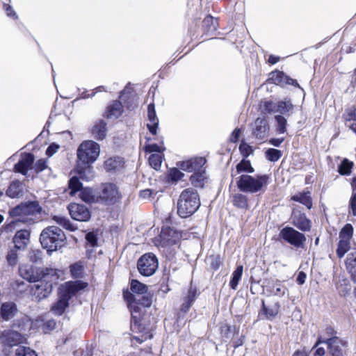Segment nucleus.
I'll list each match as a JSON object with an SVG mask.
<instances>
[{
	"instance_id": "33",
	"label": "nucleus",
	"mask_w": 356,
	"mask_h": 356,
	"mask_svg": "<svg viewBox=\"0 0 356 356\" xmlns=\"http://www.w3.org/2000/svg\"><path fill=\"white\" fill-rule=\"evenodd\" d=\"M181 236V234L179 232L171 227H167L161 230V237L171 245L177 244Z\"/></svg>"
},
{
	"instance_id": "54",
	"label": "nucleus",
	"mask_w": 356,
	"mask_h": 356,
	"mask_svg": "<svg viewBox=\"0 0 356 356\" xmlns=\"http://www.w3.org/2000/svg\"><path fill=\"white\" fill-rule=\"evenodd\" d=\"M161 143L163 145V140L161 141ZM165 149L163 145H159L156 143L147 144L145 146V150L146 152H156L161 153Z\"/></svg>"
},
{
	"instance_id": "24",
	"label": "nucleus",
	"mask_w": 356,
	"mask_h": 356,
	"mask_svg": "<svg viewBox=\"0 0 356 356\" xmlns=\"http://www.w3.org/2000/svg\"><path fill=\"white\" fill-rule=\"evenodd\" d=\"M18 312L17 305L14 302H3L0 307V317L3 321H8Z\"/></svg>"
},
{
	"instance_id": "5",
	"label": "nucleus",
	"mask_w": 356,
	"mask_h": 356,
	"mask_svg": "<svg viewBox=\"0 0 356 356\" xmlns=\"http://www.w3.org/2000/svg\"><path fill=\"white\" fill-rule=\"evenodd\" d=\"M269 175L248 174L240 175L236 178V184L241 192L256 193L264 190L268 184Z\"/></svg>"
},
{
	"instance_id": "58",
	"label": "nucleus",
	"mask_w": 356,
	"mask_h": 356,
	"mask_svg": "<svg viewBox=\"0 0 356 356\" xmlns=\"http://www.w3.org/2000/svg\"><path fill=\"white\" fill-rule=\"evenodd\" d=\"M184 174L180 171L179 168H174L170 170L169 177L172 181H177L182 179Z\"/></svg>"
},
{
	"instance_id": "13",
	"label": "nucleus",
	"mask_w": 356,
	"mask_h": 356,
	"mask_svg": "<svg viewBox=\"0 0 356 356\" xmlns=\"http://www.w3.org/2000/svg\"><path fill=\"white\" fill-rule=\"evenodd\" d=\"M26 340L24 336L17 330H5L0 334V343L3 346V351L6 348L19 346Z\"/></svg>"
},
{
	"instance_id": "1",
	"label": "nucleus",
	"mask_w": 356,
	"mask_h": 356,
	"mask_svg": "<svg viewBox=\"0 0 356 356\" xmlns=\"http://www.w3.org/2000/svg\"><path fill=\"white\" fill-rule=\"evenodd\" d=\"M130 289L132 293L124 291L123 296L131 314V323L134 322L136 325L140 318L142 308L152 305V295L148 292L147 286L138 280L133 279L131 281Z\"/></svg>"
},
{
	"instance_id": "3",
	"label": "nucleus",
	"mask_w": 356,
	"mask_h": 356,
	"mask_svg": "<svg viewBox=\"0 0 356 356\" xmlns=\"http://www.w3.org/2000/svg\"><path fill=\"white\" fill-rule=\"evenodd\" d=\"M65 241V234L57 226L45 227L40 235V242L42 247L46 249L49 254L64 246Z\"/></svg>"
},
{
	"instance_id": "30",
	"label": "nucleus",
	"mask_w": 356,
	"mask_h": 356,
	"mask_svg": "<svg viewBox=\"0 0 356 356\" xmlns=\"http://www.w3.org/2000/svg\"><path fill=\"white\" fill-rule=\"evenodd\" d=\"M123 113V106L121 102L114 100L106 108L104 117L108 119H118Z\"/></svg>"
},
{
	"instance_id": "8",
	"label": "nucleus",
	"mask_w": 356,
	"mask_h": 356,
	"mask_svg": "<svg viewBox=\"0 0 356 356\" xmlns=\"http://www.w3.org/2000/svg\"><path fill=\"white\" fill-rule=\"evenodd\" d=\"M19 273L24 280L35 283L42 277H48V275L55 273V268H40L26 264L19 267Z\"/></svg>"
},
{
	"instance_id": "37",
	"label": "nucleus",
	"mask_w": 356,
	"mask_h": 356,
	"mask_svg": "<svg viewBox=\"0 0 356 356\" xmlns=\"http://www.w3.org/2000/svg\"><path fill=\"white\" fill-rule=\"evenodd\" d=\"M254 172V169L252 166L250 161L245 159H243L236 165V174H232V176L234 177L236 175L241 174L242 172L253 173Z\"/></svg>"
},
{
	"instance_id": "38",
	"label": "nucleus",
	"mask_w": 356,
	"mask_h": 356,
	"mask_svg": "<svg viewBox=\"0 0 356 356\" xmlns=\"http://www.w3.org/2000/svg\"><path fill=\"white\" fill-rule=\"evenodd\" d=\"M29 320L27 316H22L19 318L14 319L10 325L11 330H17L21 333V332L26 330L27 324Z\"/></svg>"
},
{
	"instance_id": "53",
	"label": "nucleus",
	"mask_w": 356,
	"mask_h": 356,
	"mask_svg": "<svg viewBox=\"0 0 356 356\" xmlns=\"http://www.w3.org/2000/svg\"><path fill=\"white\" fill-rule=\"evenodd\" d=\"M345 264L346 269L356 268V249L347 254Z\"/></svg>"
},
{
	"instance_id": "28",
	"label": "nucleus",
	"mask_w": 356,
	"mask_h": 356,
	"mask_svg": "<svg viewBox=\"0 0 356 356\" xmlns=\"http://www.w3.org/2000/svg\"><path fill=\"white\" fill-rule=\"evenodd\" d=\"M218 18H214L211 15H208L202 21L204 34L207 36L214 35L218 30Z\"/></svg>"
},
{
	"instance_id": "34",
	"label": "nucleus",
	"mask_w": 356,
	"mask_h": 356,
	"mask_svg": "<svg viewBox=\"0 0 356 356\" xmlns=\"http://www.w3.org/2000/svg\"><path fill=\"white\" fill-rule=\"evenodd\" d=\"M294 108V105L292 104L291 100L289 98H284L277 103V113L280 115H290V112H292Z\"/></svg>"
},
{
	"instance_id": "12",
	"label": "nucleus",
	"mask_w": 356,
	"mask_h": 356,
	"mask_svg": "<svg viewBox=\"0 0 356 356\" xmlns=\"http://www.w3.org/2000/svg\"><path fill=\"white\" fill-rule=\"evenodd\" d=\"M158 266V259L152 252L144 254L137 261L138 270L140 275L145 277L154 275Z\"/></svg>"
},
{
	"instance_id": "22",
	"label": "nucleus",
	"mask_w": 356,
	"mask_h": 356,
	"mask_svg": "<svg viewBox=\"0 0 356 356\" xmlns=\"http://www.w3.org/2000/svg\"><path fill=\"white\" fill-rule=\"evenodd\" d=\"M35 157L32 153H24L21 159L14 165V171L26 175L30 168L33 167Z\"/></svg>"
},
{
	"instance_id": "2",
	"label": "nucleus",
	"mask_w": 356,
	"mask_h": 356,
	"mask_svg": "<svg viewBox=\"0 0 356 356\" xmlns=\"http://www.w3.org/2000/svg\"><path fill=\"white\" fill-rule=\"evenodd\" d=\"M88 284L81 280L67 282L58 288V299L51 305L50 311L56 316H62L70 306V300L79 291L86 288Z\"/></svg>"
},
{
	"instance_id": "57",
	"label": "nucleus",
	"mask_w": 356,
	"mask_h": 356,
	"mask_svg": "<svg viewBox=\"0 0 356 356\" xmlns=\"http://www.w3.org/2000/svg\"><path fill=\"white\" fill-rule=\"evenodd\" d=\"M86 241L87 245L92 248L97 246V234L95 232H89L86 234Z\"/></svg>"
},
{
	"instance_id": "45",
	"label": "nucleus",
	"mask_w": 356,
	"mask_h": 356,
	"mask_svg": "<svg viewBox=\"0 0 356 356\" xmlns=\"http://www.w3.org/2000/svg\"><path fill=\"white\" fill-rule=\"evenodd\" d=\"M274 118L277 124L276 131L280 134L286 133L287 125V120L286 118L282 115H276Z\"/></svg>"
},
{
	"instance_id": "55",
	"label": "nucleus",
	"mask_w": 356,
	"mask_h": 356,
	"mask_svg": "<svg viewBox=\"0 0 356 356\" xmlns=\"http://www.w3.org/2000/svg\"><path fill=\"white\" fill-rule=\"evenodd\" d=\"M17 249L15 248L10 250L6 255V260L10 266H15L18 261V254L17 253Z\"/></svg>"
},
{
	"instance_id": "62",
	"label": "nucleus",
	"mask_w": 356,
	"mask_h": 356,
	"mask_svg": "<svg viewBox=\"0 0 356 356\" xmlns=\"http://www.w3.org/2000/svg\"><path fill=\"white\" fill-rule=\"evenodd\" d=\"M337 335V331L331 326L327 327L323 333V336H321L323 339H332L339 338Z\"/></svg>"
},
{
	"instance_id": "47",
	"label": "nucleus",
	"mask_w": 356,
	"mask_h": 356,
	"mask_svg": "<svg viewBox=\"0 0 356 356\" xmlns=\"http://www.w3.org/2000/svg\"><path fill=\"white\" fill-rule=\"evenodd\" d=\"M265 156L267 160L271 162H275L282 157V152L277 149L269 148L266 151Z\"/></svg>"
},
{
	"instance_id": "23",
	"label": "nucleus",
	"mask_w": 356,
	"mask_h": 356,
	"mask_svg": "<svg viewBox=\"0 0 356 356\" xmlns=\"http://www.w3.org/2000/svg\"><path fill=\"white\" fill-rule=\"evenodd\" d=\"M30 231L20 229L17 231L13 238L14 248L19 250H24L30 242Z\"/></svg>"
},
{
	"instance_id": "39",
	"label": "nucleus",
	"mask_w": 356,
	"mask_h": 356,
	"mask_svg": "<svg viewBox=\"0 0 356 356\" xmlns=\"http://www.w3.org/2000/svg\"><path fill=\"white\" fill-rule=\"evenodd\" d=\"M80 177L76 175H73L68 181V188L70 190V195L74 196L77 192L83 188V184L81 181Z\"/></svg>"
},
{
	"instance_id": "43",
	"label": "nucleus",
	"mask_w": 356,
	"mask_h": 356,
	"mask_svg": "<svg viewBox=\"0 0 356 356\" xmlns=\"http://www.w3.org/2000/svg\"><path fill=\"white\" fill-rule=\"evenodd\" d=\"M53 220L59 225L62 226L67 230L74 231L76 229V227L73 225L71 221L66 217L61 216H54Z\"/></svg>"
},
{
	"instance_id": "42",
	"label": "nucleus",
	"mask_w": 356,
	"mask_h": 356,
	"mask_svg": "<svg viewBox=\"0 0 356 356\" xmlns=\"http://www.w3.org/2000/svg\"><path fill=\"white\" fill-rule=\"evenodd\" d=\"M243 271V266L242 265L237 266L236 269L232 273L231 280L229 281V287L233 289L236 290L239 281L241 279Z\"/></svg>"
},
{
	"instance_id": "7",
	"label": "nucleus",
	"mask_w": 356,
	"mask_h": 356,
	"mask_svg": "<svg viewBox=\"0 0 356 356\" xmlns=\"http://www.w3.org/2000/svg\"><path fill=\"white\" fill-rule=\"evenodd\" d=\"M99 145L92 140L83 142L77 149V158L79 163L92 164L99 155Z\"/></svg>"
},
{
	"instance_id": "56",
	"label": "nucleus",
	"mask_w": 356,
	"mask_h": 356,
	"mask_svg": "<svg viewBox=\"0 0 356 356\" xmlns=\"http://www.w3.org/2000/svg\"><path fill=\"white\" fill-rule=\"evenodd\" d=\"M43 252L41 250H32L29 253L30 261L33 263H41L42 261Z\"/></svg>"
},
{
	"instance_id": "21",
	"label": "nucleus",
	"mask_w": 356,
	"mask_h": 356,
	"mask_svg": "<svg viewBox=\"0 0 356 356\" xmlns=\"http://www.w3.org/2000/svg\"><path fill=\"white\" fill-rule=\"evenodd\" d=\"M200 294L195 286L191 284L187 293L182 298V303L180 306V312L186 314Z\"/></svg>"
},
{
	"instance_id": "44",
	"label": "nucleus",
	"mask_w": 356,
	"mask_h": 356,
	"mask_svg": "<svg viewBox=\"0 0 356 356\" xmlns=\"http://www.w3.org/2000/svg\"><path fill=\"white\" fill-rule=\"evenodd\" d=\"M350 244L348 240L340 239L337 248V255L339 258L344 257L345 254L350 250Z\"/></svg>"
},
{
	"instance_id": "29",
	"label": "nucleus",
	"mask_w": 356,
	"mask_h": 356,
	"mask_svg": "<svg viewBox=\"0 0 356 356\" xmlns=\"http://www.w3.org/2000/svg\"><path fill=\"white\" fill-rule=\"evenodd\" d=\"M107 133V123L102 119L97 120L91 129V134L97 140H103Z\"/></svg>"
},
{
	"instance_id": "61",
	"label": "nucleus",
	"mask_w": 356,
	"mask_h": 356,
	"mask_svg": "<svg viewBox=\"0 0 356 356\" xmlns=\"http://www.w3.org/2000/svg\"><path fill=\"white\" fill-rule=\"evenodd\" d=\"M47 168V161L45 159H43L38 160L33 166V168L37 173H39V172L43 171Z\"/></svg>"
},
{
	"instance_id": "41",
	"label": "nucleus",
	"mask_w": 356,
	"mask_h": 356,
	"mask_svg": "<svg viewBox=\"0 0 356 356\" xmlns=\"http://www.w3.org/2000/svg\"><path fill=\"white\" fill-rule=\"evenodd\" d=\"M232 202L234 207L242 209H248V197L242 193L234 194L232 197Z\"/></svg>"
},
{
	"instance_id": "32",
	"label": "nucleus",
	"mask_w": 356,
	"mask_h": 356,
	"mask_svg": "<svg viewBox=\"0 0 356 356\" xmlns=\"http://www.w3.org/2000/svg\"><path fill=\"white\" fill-rule=\"evenodd\" d=\"M291 200L305 205L308 209L312 208V198L311 192L309 191H303L302 192L295 194L291 196Z\"/></svg>"
},
{
	"instance_id": "36",
	"label": "nucleus",
	"mask_w": 356,
	"mask_h": 356,
	"mask_svg": "<svg viewBox=\"0 0 356 356\" xmlns=\"http://www.w3.org/2000/svg\"><path fill=\"white\" fill-rule=\"evenodd\" d=\"M206 177L205 168L202 171L193 173L189 178L191 184L195 188H203L204 186V181Z\"/></svg>"
},
{
	"instance_id": "59",
	"label": "nucleus",
	"mask_w": 356,
	"mask_h": 356,
	"mask_svg": "<svg viewBox=\"0 0 356 356\" xmlns=\"http://www.w3.org/2000/svg\"><path fill=\"white\" fill-rule=\"evenodd\" d=\"M56 321L54 319H50L44 321L42 325V329L44 333H49L55 329Z\"/></svg>"
},
{
	"instance_id": "14",
	"label": "nucleus",
	"mask_w": 356,
	"mask_h": 356,
	"mask_svg": "<svg viewBox=\"0 0 356 356\" xmlns=\"http://www.w3.org/2000/svg\"><path fill=\"white\" fill-rule=\"evenodd\" d=\"M99 198L102 203L111 205L120 200L121 195L115 184L106 183L102 185V192Z\"/></svg>"
},
{
	"instance_id": "51",
	"label": "nucleus",
	"mask_w": 356,
	"mask_h": 356,
	"mask_svg": "<svg viewBox=\"0 0 356 356\" xmlns=\"http://www.w3.org/2000/svg\"><path fill=\"white\" fill-rule=\"evenodd\" d=\"M71 275L73 278L82 277L83 267L80 262H76L70 266Z\"/></svg>"
},
{
	"instance_id": "6",
	"label": "nucleus",
	"mask_w": 356,
	"mask_h": 356,
	"mask_svg": "<svg viewBox=\"0 0 356 356\" xmlns=\"http://www.w3.org/2000/svg\"><path fill=\"white\" fill-rule=\"evenodd\" d=\"M58 277L57 270L55 269V273L48 275V277H42L35 282L31 287V291L36 301L40 302L50 296L53 291L54 284Z\"/></svg>"
},
{
	"instance_id": "35",
	"label": "nucleus",
	"mask_w": 356,
	"mask_h": 356,
	"mask_svg": "<svg viewBox=\"0 0 356 356\" xmlns=\"http://www.w3.org/2000/svg\"><path fill=\"white\" fill-rule=\"evenodd\" d=\"M123 163L120 157L109 158L104 162V168L107 172H115L122 168Z\"/></svg>"
},
{
	"instance_id": "25",
	"label": "nucleus",
	"mask_w": 356,
	"mask_h": 356,
	"mask_svg": "<svg viewBox=\"0 0 356 356\" xmlns=\"http://www.w3.org/2000/svg\"><path fill=\"white\" fill-rule=\"evenodd\" d=\"M280 308V304L279 302H275L272 307H268L266 305L265 301L262 300L261 309L259 312V316L262 319L273 320L279 313Z\"/></svg>"
},
{
	"instance_id": "18",
	"label": "nucleus",
	"mask_w": 356,
	"mask_h": 356,
	"mask_svg": "<svg viewBox=\"0 0 356 356\" xmlns=\"http://www.w3.org/2000/svg\"><path fill=\"white\" fill-rule=\"evenodd\" d=\"M268 81L281 87H284L286 85H291L296 88L303 90L298 83L297 80L292 79L282 71L275 70L271 72L269 74Z\"/></svg>"
},
{
	"instance_id": "52",
	"label": "nucleus",
	"mask_w": 356,
	"mask_h": 356,
	"mask_svg": "<svg viewBox=\"0 0 356 356\" xmlns=\"http://www.w3.org/2000/svg\"><path fill=\"white\" fill-rule=\"evenodd\" d=\"M149 163L154 170H159L161 166L162 158L160 155L153 154L149 157Z\"/></svg>"
},
{
	"instance_id": "31",
	"label": "nucleus",
	"mask_w": 356,
	"mask_h": 356,
	"mask_svg": "<svg viewBox=\"0 0 356 356\" xmlns=\"http://www.w3.org/2000/svg\"><path fill=\"white\" fill-rule=\"evenodd\" d=\"M6 194L8 197L11 198L22 196L24 194V184L19 180L11 181L6 191Z\"/></svg>"
},
{
	"instance_id": "50",
	"label": "nucleus",
	"mask_w": 356,
	"mask_h": 356,
	"mask_svg": "<svg viewBox=\"0 0 356 356\" xmlns=\"http://www.w3.org/2000/svg\"><path fill=\"white\" fill-rule=\"evenodd\" d=\"M15 356H38V355L30 347L19 346L15 350Z\"/></svg>"
},
{
	"instance_id": "15",
	"label": "nucleus",
	"mask_w": 356,
	"mask_h": 356,
	"mask_svg": "<svg viewBox=\"0 0 356 356\" xmlns=\"http://www.w3.org/2000/svg\"><path fill=\"white\" fill-rule=\"evenodd\" d=\"M291 224L302 232H309L312 229V220L306 214L297 208H293L291 216Z\"/></svg>"
},
{
	"instance_id": "60",
	"label": "nucleus",
	"mask_w": 356,
	"mask_h": 356,
	"mask_svg": "<svg viewBox=\"0 0 356 356\" xmlns=\"http://www.w3.org/2000/svg\"><path fill=\"white\" fill-rule=\"evenodd\" d=\"M263 110L269 114L277 113V103L272 101H266L263 105Z\"/></svg>"
},
{
	"instance_id": "11",
	"label": "nucleus",
	"mask_w": 356,
	"mask_h": 356,
	"mask_svg": "<svg viewBox=\"0 0 356 356\" xmlns=\"http://www.w3.org/2000/svg\"><path fill=\"white\" fill-rule=\"evenodd\" d=\"M42 212V207L38 201H26L14 207L9 210V215L14 217L33 216Z\"/></svg>"
},
{
	"instance_id": "10",
	"label": "nucleus",
	"mask_w": 356,
	"mask_h": 356,
	"mask_svg": "<svg viewBox=\"0 0 356 356\" xmlns=\"http://www.w3.org/2000/svg\"><path fill=\"white\" fill-rule=\"evenodd\" d=\"M321 343L327 345L330 356H344L346 354L348 342L345 339L341 338L323 339L321 336H318L313 348H316Z\"/></svg>"
},
{
	"instance_id": "40",
	"label": "nucleus",
	"mask_w": 356,
	"mask_h": 356,
	"mask_svg": "<svg viewBox=\"0 0 356 356\" xmlns=\"http://www.w3.org/2000/svg\"><path fill=\"white\" fill-rule=\"evenodd\" d=\"M79 197L82 201L86 203L95 202L98 198L96 197L92 188L90 187H83L80 191Z\"/></svg>"
},
{
	"instance_id": "20",
	"label": "nucleus",
	"mask_w": 356,
	"mask_h": 356,
	"mask_svg": "<svg viewBox=\"0 0 356 356\" xmlns=\"http://www.w3.org/2000/svg\"><path fill=\"white\" fill-rule=\"evenodd\" d=\"M252 126V134L259 140L264 139L270 130L268 122L265 116L257 118Z\"/></svg>"
},
{
	"instance_id": "4",
	"label": "nucleus",
	"mask_w": 356,
	"mask_h": 356,
	"mask_svg": "<svg viewBox=\"0 0 356 356\" xmlns=\"http://www.w3.org/2000/svg\"><path fill=\"white\" fill-rule=\"evenodd\" d=\"M200 200L197 191L192 188L184 189L177 202V213L181 218L193 215L200 207Z\"/></svg>"
},
{
	"instance_id": "9",
	"label": "nucleus",
	"mask_w": 356,
	"mask_h": 356,
	"mask_svg": "<svg viewBox=\"0 0 356 356\" xmlns=\"http://www.w3.org/2000/svg\"><path fill=\"white\" fill-rule=\"evenodd\" d=\"M279 238L296 249L305 248L307 241L305 234L290 226H286L280 231Z\"/></svg>"
},
{
	"instance_id": "27",
	"label": "nucleus",
	"mask_w": 356,
	"mask_h": 356,
	"mask_svg": "<svg viewBox=\"0 0 356 356\" xmlns=\"http://www.w3.org/2000/svg\"><path fill=\"white\" fill-rule=\"evenodd\" d=\"M147 118L149 123L147 124V127L152 135H156L159 127V119L156 116L154 103H150L147 106Z\"/></svg>"
},
{
	"instance_id": "46",
	"label": "nucleus",
	"mask_w": 356,
	"mask_h": 356,
	"mask_svg": "<svg viewBox=\"0 0 356 356\" xmlns=\"http://www.w3.org/2000/svg\"><path fill=\"white\" fill-rule=\"evenodd\" d=\"M353 163L344 159L338 167V172L341 175H349L351 173Z\"/></svg>"
},
{
	"instance_id": "17",
	"label": "nucleus",
	"mask_w": 356,
	"mask_h": 356,
	"mask_svg": "<svg viewBox=\"0 0 356 356\" xmlns=\"http://www.w3.org/2000/svg\"><path fill=\"white\" fill-rule=\"evenodd\" d=\"M67 209L71 218L76 221L87 222L90 219L91 213L88 208L81 204L70 203Z\"/></svg>"
},
{
	"instance_id": "49",
	"label": "nucleus",
	"mask_w": 356,
	"mask_h": 356,
	"mask_svg": "<svg viewBox=\"0 0 356 356\" xmlns=\"http://www.w3.org/2000/svg\"><path fill=\"white\" fill-rule=\"evenodd\" d=\"M353 234V227L351 224L347 223L339 232L340 239L348 240L350 241Z\"/></svg>"
},
{
	"instance_id": "63",
	"label": "nucleus",
	"mask_w": 356,
	"mask_h": 356,
	"mask_svg": "<svg viewBox=\"0 0 356 356\" xmlns=\"http://www.w3.org/2000/svg\"><path fill=\"white\" fill-rule=\"evenodd\" d=\"M221 266L220 257L219 255L212 256L211 257V264L210 267L213 270H217Z\"/></svg>"
},
{
	"instance_id": "26",
	"label": "nucleus",
	"mask_w": 356,
	"mask_h": 356,
	"mask_svg": "<svg viewBox=\"0 0 356 356\" xmlns=\"http://www.w3.org/2000/svg\"><path fill=\"white\" fill-rule=\"evenodd\" d=\"M76 172L82 181H89L95 177L94 169L91 164L78 163Z\"/></svg>"
},
{
	"instance_id": "48",
	"label": "nucleus",
	"mask_w": 356,
	"mask_h": 356,
	"mask_svg": "<svg viewBox=\"0 0 356 356\" xmlns=\"http://www.w3.org/2000/svg\"><path fill=\"white\" fill-rule=\"evenodd\" d=\"M236 332L235 327L228 324H224L220 327V333L222 337L226 340L230 339L234 335Z\"/></svg>"
},
{
	"instance_id": "64",
	"label": "nucleus",
	"mask_w": 356,
	"mask_h": 356,
	"mask_svg": "<svg viewBox=\"0 0 356 356\" xmlns=\"http://www.w3.org/2000/svg\"><path fill=\"white\" fill-rule=\"evenodd\" d=\"M74 356H92V349L86 347L85 350L79 349L74 352Z\"/></svg>"
},
{
	"instance_id": "16",
	"label": "nucleus",
	"mask_w": 356,
	"mask_h": 356,
	"mask_svg": "<svg viewBox=\"0 0 356 356\" xmlns=\"http://www.w3.org/2000/svg\"><path fill=\"white\" fill-rule=\"evenodd\" d=\"M207 160L204 157H194L186 161H179L177 165L181 170L195 173L204 169V166Z\"/></svg>"
},
{
	"instance_id": "19",
	"label": "nucleus",
	"mask_w": 356,
	"mask_h": 356,
	"mask_svg": "<svg viewBox=\"0 0 356 356\" xmlns=\"http://www.w3.org/2000/svg\"><path fill=\"white\" fill-rule=\"evenodd\" d=\"M263 290H266L268 296L282 297L284 296L287 288L279 280L266 279L261 285Z\"/></svg>"
}]
</instances>
